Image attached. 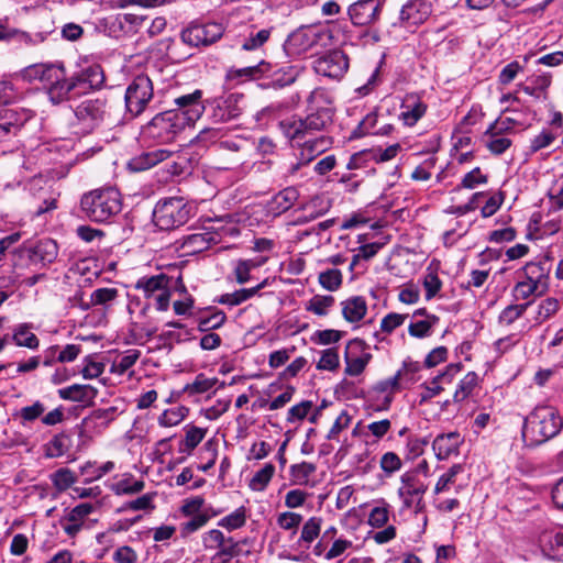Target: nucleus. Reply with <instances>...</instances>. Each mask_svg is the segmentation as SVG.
<instances>
[{"mask_svg":"<svg viewBox=\"0 0 563 563\" xmlns=\"http://www.w3.org/2000/svg\"><path fill=\"white\" fill-rule=\"evenodd\" d=\"M308 102L311 112L306 118L291 117L279 122V128L287 139H307L325 131L332 124L334 110L324 89H314Z\"/></svg>","mask_w":563,"mask_h":563,"instance_id":"obj_1","label":"nucleus"},{"mask_svg":"<svg viewBox=\"0 0 563 563\" xmlns=\"http://www.w3.org/2000/svg\"><path fill=\"white\" fill-rule=\"evenodd\" d=\"M563 429V417L552 406L536 407L523 420L522 440L527 446H539L555 438Z\"/></svg>","mask_w":563,"mask_h":563,"instance_id":"obj_2","label":"nucleus"},{"mask_svg":"<svg viewBox=\"0 0 563 563\" xmlns=\"http://www.w3.org/2000/svg\"><path fill=\"white\" fill-rule=\"evenodd\" d=\"M187 125L183 118H177L173 111H164L156 114L142 129V136L159 144L170 143Z\"/></svg>","mask_w":563,"mask_h":563,"instance_id":"obj_3","label":"nucleus"},{"mask_svg":"<svg viewBox=\"0 0 563 563\" xmlns=\"http://www.w3.org/2000/svg\"><path fill=\"white\" fill-rule=\"evenodd\" d=\"M331 38L330 32L319 26H301L290 33L284 43L287 56L296 58L314 46H325Z\"/></svg>","mask_w":563,"mask_h":563,"instance_id":"obj_4","label":"nucleus"},{"mask_svg":"<svg viewBox=\"0 0 563 563\" xmlns=\"http://www.w3.org/2000/svg\"><path fill=\"white\" fill-rule=\"evenodd\" d=\"M58 255V245L52 239H44L25 250L11 252L9 255L14 266H27L30 263L43 266L52 264Z\"/></svg>","mask_w":563,"mask_h":563,"instance_id":"obj_5","label":"nucleus"},{"mask_svg":"<svg viewBox=\"0 0 563 563\" xmlns=\"http://www.w3.org/2000/svg\"><path fill=\"white\" fill-rule=\"evenodd\" d=\"M154 97L153 82L147 75L136 76L126 87L125 108L132 117H139Z\"/></svg>","mask_w":563,"mask_h":563,"instance_id":"obj_6","label":"nucleus"},{"mask_svg":"<svg viewBox=\"0 0 563 563\" xmlns=\"http://www.w3.org/2000/svg\"><path fill=\"white\" fill-rule=\"evenodd\" d=\"M246 108L243 93L232 92L209 102L208 117L214 123H224L238 119Z\"/></svg>","mask_w":563,"mask_h":563,"instance_id":"obj_7","label":"nucleus"},{"mask_svg":"<svg viewBox=\"0 0 563 563\" xmlns=\"http://www.w3.org/2000/svg\"><path fill=\"white\" fill-rule=\"evenodd\" d=\"M21 77L27 82L41 81L47 87V95L52 101V91L54 87L62 84L66 75L63 64L56 63H38L33 64L21 70Z\"/></svg>","mask_w":563,"mask_h":563,"instance_id":"obj_8","label":"nucleus"},{"mask_svg":"<svg viewBox=\"0 0 563 563\" xmlns=\"http://www.w3.org/2000/svg\"><path fill=\"white\" fill-rule=\"evenodd\" d=\"M109 114L110 104L104 97L86 99L75 109L76 119L87 132L98 128Z\"/></svg>","mask_w":563,"mask_h":563,"instance_id":"obj_9","label":"nucleus"},{"mask_svg":"<svg viewBox=\"0 0 563 563\" xmlns=\"http://www.w3.org/2000/svg\"><path fill=\"white\" fill-rule=\"evenodd\" d=\"M81 211H119L121 209V195L114 187L93 189L81 197Z\"/></svg>","mask_w":563,"mask_h":563,"instance_id":"obj_10","label":"nucleus"},{"mask_svg":"<svg viewBox=\"0 0 563 563\" xmlns=\"http://www.w3.org/2000/svg\"><path fill=\"white\" fill-rule=\"evenodd\" d=\"M174 103L177 108L172 111L177 118H183L186 125H191L199 120L206 109L202 103V91L200 89L176 97Z\"/></svg>","mask_w":563,"mask_h":563,"instance_id":"obj_11","label":"nucleus"},{"mask_svg":"<svg viewBox=\"0 0 563 563\" xmlns=\"http://www.w3.org/2000/svg\"><path fill=\"white\" fill-rule=\"evenodd\" d=\"M224 29L220 23L190 25L181 32V40L190 46H208L223 35Z\"/></svg>","mask_w":563,"mask_h":563,"instance_id":"obj_12","label":"nucleus"},{"mask_svg":"<svg viewBox=\"0 0 563 563\" xmlns=\"http://www.w3.org/2000/svg\"><path fill=\"white\" fill-rule=\"evenodd\" d=\"M313 68L321 76L339 79L347 70L349 59L342 51L334 49L319 57Z\"/></svg>","mask_w":563,"mask_h":563,"instance_id":"obj_13","label":"nucleus"},{"mask_svg":"<svg viewBox=\"0 0 563 563\" xmlns=\"http://www.w3.org/2000/svg\"><path fill=\"white\" fill-rule=\"evenodd\" d=\"M206 550H216L214 560L234 556L238 553V542L232 537H225L219 529H210L201 537Z\"/></svg>","mask_w":563,"mask_h":563,"instance_id":"obj_14","label":"nucleus"},{"mask_svg":"<svg viewBox=\"0 0 563 563\" xmlns=\"http://www.w3.org/2000/svg\"><path fill=\"white\" fill-rule=\"evenodd\" d=\"M380 0H358L347 9L351 22L357 26H365L376 22L382 11Z\"/></svg>","mask_w":563,"mask_h":563,"instance_id":"obj_15","label":"nucleus"},{"mask_svg":"<svg viewBox=\"0 0 563 563\" xmlns=\"http://www.w3.org/2000/svg\"><path fill=\"white\" fill-rule=\"evenodd\" d=\"M91 90L95 89L88 86L87 81L84 77L80 76V74H77L70 78L65 76L60 86L53 88L52 102L57 104L65 100L78 98L90 92Z\"/></svg>","mask_w":563,"mask_h":563,"instance_id":"obj_16","label":"nucleus"},{"mask_svg":"<svg viewBox=\"0 0 563 563\" xmlns=\"http://www.w3.org/2000/svg\"><path fill=\"white\" fill-rule=\"evenodd\" d=\"M431 12V3L427 0H409L400 10L399 24L405 29L417 27L427 21Z\"/></svg>","mask_w":563,"mask_h":563,"instance_id":"obj_17","label":"nucleus"},{"mask_svg":"<svg viewBox=\"0 0 563 563\" xmlns=\"http://www.w3.org/2000/svg\"><path fill=\"white\" fill-rule=\"evenodd\" d=\"M33 117V112L24 108H9L0 111V137L15 135Z\"/></svg>","mask_w":563,"mask_h":563,"instance_id":"obj_18","label":"nucleus"},{"mask_svg":"<svg viewBox=\"0 0 563 563\" xmlns=\"http://www.w3.org/2000/svg\"><path fill=\"white\" fill-rule=\"evenodd\" d=\"M173 152L166 148H156L142 152L128 162V169L133 173L147 170L158 163H162L172 156Z\"/></svg>","mask_w":563,"mask_h":563,"instance_id":"obj_19","label":"nucleus"},{"mask_svg":"<svg viewBox=\"0 0 563 563\" xmlns=\"http://www.w3.org/2000/svg\"><path fill=\"white\" fill-rule=\"evenodd\" d=\"M291 141L301 147L305 164L310 163L316 156L329 150L333 143L332 139L325 134L307 136V139Z\"/></svg>","mask_w":563,"mask_h":563,"instance_id":"obj_20","label":"nucleus"},{"mask_svg":"<svg viewBox=\"0 0 563 563\" xmlns=\"http://www.w3.org/2000/svg\"><path fill=\"white\" fill-rule=\"evenodd\" d=\"M553 213H533L529 221V234L542 239L556 233L561 229V220L552 218Z\"/></svg>","mask_w":563,"mask_h":563,"instance_id":"obj_21","label":"nucleus"},{"mask_svg":"<svg viewBox=\"0 0 563 563\" xmlns=\"http://www.w3.org/2000/svg\"><path fill=\"white\" fill-rule=\"evenodd\" d=\"M462 443L461 434L453 431L437 435L432 442V449L438 460H446L453 454H459V448Z\"/></svg>","mask_w":563,"mask_h":563,"instance_id":"obj_22","label":"nucleus"},{"mask_svg":"<svg viewBox=\"0 0 563 563\" xmlns=\"http://www.w3.org/2000/svg\"><path fill=\"white\" fill-rule=\"evenodd\" d=\"M427 486L417 479L415 476L405 473L401 476V486L398 489V495L402 499L405 508H411L413 506V498L419 497L417 506L421 503V496L426 493Z\"/></svg>","mask_w":563,"mask_h":563,"instance_id":"obj_23","label":"nucleus"},{"mask_svg":"<svg viewBox=\"0 0 563 563\" xmlns=\"http://www.w3.org/2000/svg\"><path fill=\"white\" fill-rule=\"evenodd\" d=\"M48 35V32L27 33L24 31L0 25L1 40L14 41L26 46H37L44 43L47 40Z\"/></svg>","mask_w":563,"mask_h":563,"instance_id":"obj_24","label":"nucleus"},{"mask_svg":"<svg viewBox=\"0 0 563 563\" xmlns=\"http://www.w3.org/2000/svg\"><path fill=\"white\" fill-rule=\"evenodd\" d=\"M439 322V317L427 313L426 309H418L412 313V321L408 332L415 338H426L431 334L432 328Z\"/></svg>","mask_w":563,"mask_h":563,"instance_id":"obj_25","label":"nucleus"},{"mask_svg":"<svg viewBox=\"0 0 563 563\" xmlns=\"http://www.w3.org/2000/svg\"><path fill=\"white\" fill-rule=\"evenodd\" d=\"M271 34L272 27L258 30L255 25H246L240 34L241 48L244 51H255L268 41Z\"/></svg>","mask_w":563,"mask_h":563,"instance_id":"obj_26","label":"nucleus"},{"mask_svg":"<svg viewBox=\"0 0 563 563\" xmlns=\"http://www.w3.org/2000/svg\"><path fill=\"white\" fill-rule=\"evenodd\" d=\"M550 271L551 266L548 260L530 262L523 267L526 278L538 285L540 292H545L549 288L548 279Z\"/></svg>","mask_w":563,"mask_h":563,"instance_id":"obj_27","label":"nucleus"},{"mask_svg":"<svg viewBox=\"0 0 563 563\" xmlns=\"http://www.w3.org/2000/svg\"><path fill=\"white\" fill-rule=\"evenodd\" d=\"M399 119L407 126H413L426 113L427 106L417 97L409 96L401 104Z\"/></svg>","mask_w":563,"mask_h":563,"instance_id":"obj_28","label":"nucleus"},{"mask_svg":"<svg viewBox=\"0 0 563 563\" xmlns=\"http://www.w3.org/2000/svg\"><path fill=\"white\" fill-rule=\"evenodd\" d=\"M98 395V389L91 385L74 384L58 389V396L64 400L75 402L92 401Z\"/></svg>","mask_w":563,"mask_h":563,"instance_id":"obj_29","label":"nucleus"},{"mask_svg":"<svg viewBox=\"0 0 563 563\" xmlns=\"http://www.w3.org/2000/svg\"><path fill=\"white\" fill-rule=\"evenodd\" d=\"M342 316L350 323L360 322L367 313V302L362 296L350 297L341 302Z\"/></svg>","mask_w":563,"mask_h":563,"instance_id":"obj_30","label":"nucleus"},{"mask_svg":"<svg viewBox=\"0 0 563 563\" xmlns=\"http://www.w3.org/2000/svg\"><path fill=\"white\" fill-rule=\"evenodd\" d=\"M11 340L16 346L29 350H37L40 346V340L33 333V324L26 322L12 328Z\"/></svg>","mask_w":563,"mask_h":563,"instance_id":"obj_31","label":"nucleus"},{"mask_svg":"<svg viewBox=\"0 0 563 563\" xmlns=\"http://www.w3.org/2000/svg\"><path fill=\"white\" fill-rule=\"evenodd\" d=\"M464 472V466L462 464L452 465L445 473H443L438 482L435 483L433 493L435 495H440L442 493H449L452 488L455 489L456 493L460 492L462 485L457 483V477L460 474Z\"/></svg>","mask_w":563,"mask_h":563,"instance_id":"obj_32","label":"nucleus"},{"mask_svg":"<svg viewBox=\"0 0 563 563\" xmlns=\"http://www.w3.org/2000/svg\"><path fill=\"white\" fill-rule=\"evenodd\" d=\"M268 285V279H264L262 283L252 288H242L231 294H223L216 302L228 306H238L249 300L258 294V291Z\"/></svg>","mask_w":563,"mask_h":563,"instance_id":"obj_33","label":"nucleus"},{"mask_svg":"<svg viewBox=\"0 0 563 563\" xmlns=\"http://www.w3.org/2000/svg\"><path fill=\"white\" fill-rule=\"evenodd\" d=\"M541 547L548 558L563 562V531L544 533Z\"/></svg>","mask_w":563,"mask_h":563,"instance_id":"obj_34","label":"nucleus"},{"mask_svg":"<svg viewBox=\"0 0 563 563\" xmlns=\"http://www.w3.org/2000/svg\"><path fill=\"white\" fill-rule=\"evenodd\" d=\"M504 201V194L501 191L492 195L487 192H477L474 195L471 206L466 207V211L482 208V211H497Z\"/></svg>","mask_w":563,"mask_h":563,"instance_id":"obj_35","label":"nucleus"},{"mask_svg":"<svg viewBox=\"0 0 563 563\" xmlns=\"http://www.w3.org/2000/svg\"><path fill=\"white\" fill-rule=\"evenodd\" d=\"M484 143L487 150L494 155H501L512 144L511 140L505 136L504 133L493 131L490 128L484 133Z\"/></svg>","mask_w":563,"mask_h":563,"instance_id":"obj_36","label":"nucleus"},{"mask_svg":"<svg viewBox=\"0 0 563 563\" xmlns=\"http://www.w3.org/2000/svg\"><path fill=\"white\" fill-rule=\"evenodd\" d=\"M298 197L299 195L296 188L287 187L274 196L268 211H289Z\"/></svg>","mask_w":563,"mask_h":563,"instance_id":"obj_37","label":"nucleus"},{"mask_svg":"<svg viewBox=\"0 0 563 563\" xmlns=\"http://www.w3.org/2000/svg\"><path fill=\"white\" fill-rule=\"evenodd\" d=\"M322 519L320 517L309 518L302 526L300 537L297 541L299 548L309 549L310 544L319 537Z\"/></svg>","mask_w":563,"mask_h":563,"instance_id":"obj_38","label":"nucleus"},{"mask_svg":"<svg viewBox=\"0 0 563 563\" xmlns=\"http://www.w3.org/2000/svg\"><path fill=\"white\" fill-rule=\"evenodd\" d=\"M141 356V352L135 349H130L123 352L122 354L118 355L111 365V373L123 375L126 373L134 364L137 362V360Z\"/></svg>","mask_w":563,"mask_h":563,"instance_id":"obj_39","label":"nucleus"},{"mask_svg":"<svg viewBox=\"0 0 563 563\" xmlns=\"http://www.w3.org/2000/svg\"><path fill=\"white\" fill-rule=\"evenodd\" d=\"M144 486L143 481L135 479L132 475L109 485L110 489L118 496L137 494L144 489Z\"/></svg>","mask_w":563,"mask_h":563,"instance_id":"obj_40","label":"nucleus"},{"mask_svg":"<svg viewBox=\"0 0 563 563\" xmlns=\"http://www.w3.org/2000/svg\"><path fill=\"white\" fill-rule=\"evenodd\" d=\"M189 213H152V222L159 230L178 228L188 221Z\"/></svg>","mask_w":563,"mask_h":563,"instance_id":"obj_41","label":"nucleus"},{"mask_svg":"<svg viewBox=\"0 0 563 563\" xmlns=\"http://www.w3.org/2000/svg\"><path fill=\"white\" fill-rule=\"evenodd\" d=\"M421 366L418 362L407 358L404 361L400 369L397 371L395 376L397 377L401 387L411 385L418 380V373Z\"/></svg>","mask_w":563,"mask_h":563,"instance_id":"obj_42","label":"nucleus"},{"mask_svg":"<svg viewBox=\"0 0 563 563\" xmlns=\"http://www.w3.org/2000/svg\"><path fill=\"white\" fill-rule=\"evenodd\" d=\"M70 448V438L66 433H58L45 445L47 457H59Z\"/></svg>","mask_w":563,"mask_h":563,"instance_id":"obj_43","label":"nucleus"},{"mask_svg":"<svg viewBox=\"0 0 563 563\" xmlns=\"http://www.w3.org/2000/svg\"><path fill=\"white\" fill-rule=\"evenodd\" d=\"M206 430L199 427H189L186 430L185 439L180 442L179 452L191 453L197 445L203 440Z\"/></svg>","mask_w":563,"mask_h":563,"instance_id":"obj_44","label":"nucleus"},{"mask_svg":"<svg viewBox=\"0 0 563 563\" xmlns=\"http://www.w3.org/2000/svg\"><path fill=\"white\" fill-rule=\"evenodd\" d=\"M275 473V466L272 463L265 464L258 470L250 481V488L254 492L264 490Z\"/></svg>","mask_w":563,"mask_h":563,"instance_id":"obj_45","label":"nucleus"},{"mask_svg":"<svg viewBox=\"0 0 563 563\" xmlns=\"http://www.w3.org/2000/svg\"><path fill=\"white\" fill-rule=\"evenodd\" d=\"M167 277L164 274L144 277L136 283L137 289H143L145 296H153L155 291H161L166 288Z\"/></svg>","mask_w":563,"mask_h":563,"instance_id":"obj_46","label":"nucleus"},{"mask_svg":"<svg viewBox=\"0 0 563 563\" xmlns=\"http://www.w3.org/2000/svg\"><path fill=\"white\" fill-rule=\"evenodd\" d=\"M188 411V408L183 406L166 409L158 417V424L164 428L178 426L186 418Z\"/></svg>","mask_w":563,"mask_h":563,"instance_id":"obj_47","label":"nucleus"},{"mask_svg":"<svg viewBox=\"0 0 563 563\" xmlns=\"http://www.w3.org/2000/svg\"><path fill=\"white\" fill-rule=\"evenodd\" d=\"M218 383L217 378H209L203 374H198L191 384H187L183 391L189 396L200 395L209 391Z\"/></svg>","mask_w":563,"mask_h":563,"instance_id":"obj_48","label":"nucleus"},{"mask_svg":"<svg viewBox=\"0 0 563 563\" xmlns=\"http://www.w3.org/2000/svg\"><path fill=\"white\" fill-rule=\"evenodd\" d=\"M246 522V509L244 507L236 508L233 512L221 518L218 521V527L224 528L228 531H233L242 528Z\"/></svg>","mask_w":563,"mask_h":563,"instance_id":"obj_49","label":"nucleus"},{"mask_svg":"<svg viewBox=\"0 0 563 563\" xmlns=\"http://www.w3.org/2000/svg\"><path fill=\"white\" fill-rule=\"evenodd\" d=\"M334 305V297L330 295H314L307 303L306 310L317 316H325L329 308Z\"/></svg>","mask_w":563,"mask_h":563,"instance_id":"obj_50","label":"nucleus"},{"mask_svg":"<svg viewBox=\"0 0 563 563\" xmlns=\"http://www.w3.org/2000/svg\"><path fill=\"white\" fill-rule=\"evenodd\" d=\"M316 470L317 466L313 463L301 462L290 466V476L295 484L306 485Z\"/></svg>","mask_w":563,"mask_h":563,"instance_id":"obj_51","label":"nucleus"},{"mask_svg":"<svg viewBox=\"0 0 563 563\" xmlns=\"http://www.w3.org/2000/svg\"><path fill=\"white\" fill-rule=\"evenodd\" d=\"M478 376L475 372H468L459 383L454 393V401H463L466 399L473 389L476 387Z\"/></svg>","mask_w":563,"mask_h":563,"instance_id":"obj_52","label":"nucleus"},{"mask_svg":"<svg viewBox=\"0 0 563 563\" xmlns=\"http://www.w3.org/2000/svg\"><path fill=\"white\" fill-rule=\"evenodd\" d=\"M79 74L85 78L88 86L92 87L95 90L102 88L104 85L106 76L102 67L98 64L86 67Z\"/></svg>","mask_w":563,"mask_h":563,"instance_id":"obj_53","label":"nucleus"},{"mask_svg":"<svg viewBox=\"0 0 563 563\" xmlns=\"http://www.w3.org/2000/svg\"><path fill=\"white\" fill-rule=\"evenodd\" d=\"M559 137L556 131L550 129H543L538 135H536L530 142V152L537 153L543 148H548L553 145L555 140Z\"/></svg>","mask_w":563,"mask_h":563,"instance_id":"obj_54","label":"nucleus"},{"mask_svg":"<svg viewBox=\"0 0 563 563\" xmlns=\"http://www.w3.org/2000/svg\"><path fill=\"white\" fill-rule=\"evenodd\" d=\"M227 316L222 310H217L209 316H202L198 320V330L201 332H208L214 329H219L224 324Z\"/></svg>","mask_w":563,"mask_h":563,"instance_id":"obj_55","label":"nucleus"},{"mask_svg":"<svg viewBox=\"0 0 563 563\" xmlns=\"http://www.w3.org/2000/svg\"><path fill=\"white\" fill-rule=\"evenodd\" d=\"M372 358V355L369 353H363L360 356L352 357L350 356L349 352L345 354V374L350 376H357L360 375L368 364L369 360Z\"/></svg>","mask_w":563,"mask_h":563,"instance_id":"obj_56","label":"nucleus"},{"mask_svg":"<svg viewBox=\"0 0 563 563\" xmlns=\"http://www.w3.org/2000/svg\"><path fill=\"white\" fill-rule=\"evenodd\" d=\"M51 481L57 490L64 492L77 481V477L69 468H59L51 475Z\"/></svg>","mask_w":563,"mask_h":563,"instance_id":"obj_57","label":"nucleus"},{"mask_svg":"<svg viewBox=\"0 0 563 563\" xmlns=\"http://www.w3.org/2000/svg\"><path fill=\"white\" fill-rule=\"evenodd\" d=\"M340 366V357L336 347H329L321 352V357L317 364L320 371H335Z\"/></svg>","mask_w":563,"mask_h":563,"instance_id":"obj_58","label":"nucleus"},{"mask_svg":"<svg viewBox=\"0 0 563 563\" xmlns=\"http://www.w3.org/2000/svg\"><path fill=\"white\" fill-rule=\"evenodd\" d=\"M530 303L509 305L499 314L498 321L500 324L509 325L518 320L527 310Z\"/></svg>","mask_w":563,"mask_h":563,"instance_id":"obj_59","label":"nucleus"},{"mask_svg":"<svg viewBox=\"0 0 563 563\" xmlns=\"http://www.w3.org/2000/svg\"><path fill=\"white\" fill-rule=\"evenodd\" d=\"M119 295L117 288H98L90 295V303L86 306L88 309L91 306H103L113 301Z\"/></svg>","mask_w":563,"mask_h":563,"instance_id":"obj_60","label":"nucleus"},{"mask_svg":"<svg viewBox=\"0 0 563 563\" xmlns=\"http://www.w3.org/2000/svg\"><path fill=\"white\" fill-rule=\"evenodd\" d=\"M319 283L324 289L334 291L342 284V273L336 268L327 269L319 274Z\"/></svg>","mask_w":563,"mask_h":563,"instance_id":"obj_61","label":"nucleus"},{"mask_svg":"<svg viewBox=\"0 0 563 563\" xmlns=\"http://www.w3.org/2000/svg\"><path fill=\"white\" fill-rule=\"evenodd\" d=\"M96 507L89 503H82L74 507L64 518L67 522L84 525L85 519L93 512Z\"/></svg>","mask_w":563,"mask_h":563,"instance_id":"obj_62","label":"nucleus"},{"mask_svg":"<svg viewBox=\"0 0 563 563\" xmlns=\"http://www.w3.org/2000/svg\"><path fill=\"white\" fill-rule=\"evenodd\" d=\"M117 415V407L98 408L91 412L87 418V421L93 422L100 427H107L111 421L114 420Z\"/></svg>","mask_w":563,"mask_h":563,"instance_id":"obj_63","label":"nucleus"},{"mask_svg":"<svg viewBox=\"0 0 563 563\" xmlns=\"http://www.w3.org/2000/svg\"><path fill=\"white\" fill-rule=\"evenodd\" d=\"M387 504L375 506L368 515V525L373 528H383L389 520V509Z\"/></svg>","mask_w":563,"mask_h":563,"instance_id":"obj_64","label":"nucleus"}]
</instances>
